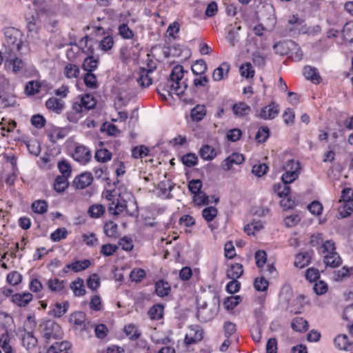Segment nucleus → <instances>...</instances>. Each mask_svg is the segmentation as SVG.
<instances>
[{"instance_id": "f257e3e1", "label": "nucleus", "mask_w": 353, "mask_h": 353, "mask_svg": "<svg viewBox=\"0 0 353 353\" xmlns=\"http://www.w3.org/2000/svg\"><path fill=\"white\" fill-rule=\"evenodd\" d=\"M187 72L181 65H175L170 74L169 78L164 84H160L157 92L163 100H166V96H171L172 92L177 96L183 95L188 88V83L184 81L181 82L184 73Z\"/></svg>"}, {"instance_id": "f03ea898", "label": "nucleus", "mask_w": 353, "mask_h": 353, "mask_svg": "<svg viewBox=\"0 0 353 353\" xmlns=\"http://www.w3.org/2000/svg\"><path fill=\"white\" fill-rule=\"evenodd\" d=\"M319 252L323 256V262L326 266L337 268L342 263V259L336 251L334 243L331 240L325 241L319 248Z\"/></svg>"}, {"instance_id": "7ed1b4c3", "label": "nucleus", "mask_w": 353, "mask_h": 353, "mask_svg": "<svg viewBox=\"0 0 353 353\" xmlns=\"http://www.w3.org/2000/svg\"><path fill=\"white\" fill-rule=\"evenodd\" d=\"M4 35L6 37V45L10 52L15 53L21 50L22 46V33L13 27H8L4 29Z\"/></svg>"}, {"instance_id": "20e7f679", "label": "nucleus", "mask_w": 353, "mask_h": 353, "mask_svg": "<svg viewBox=\"0 0 353 353\" xmlns=\"http://www.w3.org/2000/svg\"><path fill=\"white\" fill-rule=\"evenodd\" d=\"M39 327L46 339H61L63 335L61 326L54 320L44 321L40 324Z\"/></svg>"}, {"instance_id": "39448f33", "label": "nucleus", "mask_w": 353, "mask_h": 353, "mask_svg": "<svg viewBox=\"0 0 353 353\" xmlns=\"http://www.w3.org/2000/svg\"><path fill=\"white\" fill-rule=\"evenodd\" d=\"M280 111L279 104L272 101L261 108L256 116L264 120H272L278 116Z\"/></svg>"}, {"instance_id": "423d86ee", "label": "nucleus", "mask_w": 353, "mask_h": 353, "mask_svg": "<svg viewBox=\"0 0 353 353\" xmlns=\"http://www.w3.org/2000/svg\"><path fill=\"white\" fill-rule=\"evenodd\" d=\"M73 159L81 164L88 163L91 159L90 151L83 145L77 146L72 154Z\"/></svg>"}, {"instance_id": "0eeeda50", "label": "nucleus", "mask_w": 353, "mask_h": 353, "mask_svg": "<svg viewBox=\"0 0 353 353\" xmlns=\"http://www.w3.org/2000/svg\"><path fill=\"white\" fill-rule=\"evenodd\" d=\"M244 160L242 154L234 152L223 161L222 168L226 171L230 170L234 164L240 165L243 163Z\"/></svg>"}, {"instance_id": "6e6552de", "label": "nucleus", "mask_w": 353, "mask_h": 353, "mask_svg": "<svg viewBox=\"0 0 353 353\" xmlns=\"http://www.w3.org/2000/svg\"><path fill=\"white\" fill-rule=\"evenodd\" d=\"M92 173L84 172L76 176L72 183L77 189H84L92 183Z\"/></svg>"}, {"instance_id": "1a4fd4ad", "label": "nucleus", "mask_w": 353, "mask_h": 353, "mask_svg": "<svg viewBox=\"0 0 353 353\" xmlns=\"http://www.w3.org/2000/svg\"><path fill=\"white\" fill-rule=\"evenodd\" d=\"M335 346L341 350L352 352L353 341H350L346 334H339L334 339Z\"/></svg>"}, {"instance_id": "9d476101", "label": "nucleus", "mask_w": 353, "mask_h": 353, "mask_svg": "<svg viewBox=\"0 0 353 353\" xmlns=\"http://www.w3.org/2000/svg\"><path fill=\"white\" fill-rule=\"evenodd\" d=\"M153 72V69H145L141 68L139 71V76L137 78V82L142 88H148L152 83V79L150 74Z\"/></svg>"}, {"instance_id": "9b49d317", "label": "nucleus", "mask_w": 353, "mask_h": 353, "mask_svg": "<svg viewBox=\"0 0 353 353\" xmlns=\"http://www.w3.org/2000/svg\"><path fill=\"white\" fill-rule=\"evenodd\" d=\"M241 29L240 26L236 25H229L228 26V35L226 39L230 43V46H234L236 43L239 41V31Z\"/></svg>"}, {"instance_id": "f8f14e48", "label": "nucleus", "mask_w": 353, "mask_h": 353, "mask_svg": "<svg viewBox=\"0 0 353 353\" xmlns=\"http://www.w3.org/2000/svg\"><path fill=\"white\" fill-rule=\"evenodd\" d=\"M32 299V295L29 292L17 293L12 296V301L19 307L26 306Z\"/></svg>"}, {"instance_id": "ddd939ff", "label": "nucleus", "mask_w": 353, "mask_h": 353, "mask_svg": "<svg viewBox=\"0 0 353 353\" xmlns=\"http://www.w3.org/2000/svg\"><path fill=\"white\" fill-rule=\"evenodd\" d=\"M312 254L309 252L299 253L295 256L294 266L302 269L310 264Z\"/></svg>"}, {"instance_id": "4468645a", "label": "nucleus", "mask_w": 353, "mask_h": 353, "mask_svg": "<svg viewBox=\"0 0 353 353\" xmlns=\"http://www.w3.org/2000/svg\"><path fill=\"white\" fill-rule=\"evenodd\" d=\"M243 274V267L241 263L232 264L227 270V277L234 280L240 278Z\"/></svg>"}, {"instance_id": "2eb2a0df", "label": "nucleus", "mask_w": 353, "mask_h": 353, "mask_svg": "<svg viewBox=\"0 0 353 353\" xmlns=\"http://www.w3.org/2000/svg\"><path fill=\"white\" fill-rule=\"evenodd\" d=\"M171 291L170 285L164 280H159L155 283V292L160 297L168 296Z\"/></svg>"}, {"instance_id": "dca6fc26", "label": "nucleus", "mask_w": 353, "mask_h": 353, "mask_svg": "<svg viewBox=\"0 0 353 353\" xmlns=\"http://www.w3.org/2000/svg\"><path fill=\"white\" fill-rule=\"evenodd\" d=\"M69 307L68 301L63 302V305L59 303H56L52 309L49 312V314L56 317L60 318L63 316L68 311Z\"/></svg>"}, {"instance_id": "f3484780", "label": "nucleus", "mask_w": 353, "mask_h": 353, "mask_svg": "<svg viewBox=\"0 0 353 353\" xmlns=\"http://www.w3.org/2000/svg\"><path fill=\"white\" fill-rule=\"evenodd\" d=\"M303 75L314 83H319L321 79L317 69L309 65L304 67Z\"/></svg>"}, {"instance_id": "a211bd4d", "label": "nucleus", "mask_w": 353, "mask_h": 353, "mask_svg": "<svg viewBox=\"0 0 353 353\" xmlns=\"http://www.w3.org/2000/svg\"><path fill=\"white\" fill-rule=\"evenodd\" d=\"M37 342V339L34 336L32 332H25L22 338V343L28 350H31L34 348Z\"/></svg>"}, {"instance_id": "6ab92c4d", "label": "nucleus", "mask_w": 353, "mask_h": 353, "mask_svg": "<svg viewBox=\"0 0 353 353\" xmlns=\"http://www.w3.org/2000/svg\"><path fill=\"white\" fill-rule=\"evenodd\" d=\"M230 70V64L223 62L212 73V78L214 81H219L223 79L224 74H227Z\"/></svg>"}, {"instance_id": "aec40b11", "label": "nucleus", "mask_w": 353, "mask_h": 353, "mask_svg": "<svg viewBox=\"0 0 353 353\" xmlns=\"http://www.w3.org/2000/svg\"><path fill=\"white\" fill-rule=\"evenodd\" d=\"M91 265L90 261L88 259H84L82 261H76L71 264H67L66 268L71 269L74 272H79L86 270Z\"/></svg>"}, {"instance_id": "412c9836", "label": "nucleus", "mask_w": 353, "mask_h": 353, "mask_svg": "<svg viewBox=\"0 0 353 353\" xmlns=\"http://www.w3.org/2000/svg\"><path fill=\"white\" fill-rule=\"evenodd\" d=\"M205 115L206 110L203 105H197L191 110V118L194 121H201Z\"/></svg>"}, {"instance_id": "4be33fe9", "label": "nucleus", "mask_w": 353, "mask_h": 353, "mask_svg": "<svg viewBox=\"0 0 353 353\" xmlns=\"http://www.w3.org/2000/svg\"><path fill=\"white\" fill-rule=\"evenodd\" d=\"M292 328L296 332H305L309 328L308 322L302 317H296L292 322Z\"/></svg>"}, {"instance_id": "5701e85b", "label": "nucleus", "mask_w": 353, "mask_h": 353, "mask_svg": "<svg viewBox=\"0 0 353 353\" xmlns=\"http://www.w3.org/2000/svg\"><path fill=\"white\" fill-rule=\"evenodd\" d=\"M46 106L48 109L59 113L63 108V103L57 98L51 97L46 101Z\"/></svg>"}, {"instance_id": "b1692460", "label": "nucleus", "mask_w": 353, "mask_h": 353, "mask_svg": "<svg viewBox=\"0 0 353 353\" xmlns=\"http://www.w3.org/2000/svg\"><path fill=\"white\" fill-rule=\"evenodd\" d=\"M23 61L21 59L17 57L12 58L10 57V60H7L5 63V66L11 70L13 72L16 73L23 68Z\"/></svg>"}, {"instance_id": "393cba45", "label": "nucleus", "mask_w": 353, "mask_h": 353, "mask_svg": "<svg viewBox=\"0 0 353 353\" xmlns=\"http://www.w3.org/2000/svg\"><path fill=\"white\" fill-rule=\"evenodd\" d=\"M250 107L243 102L235 103L232 107V110L235 115L238 117H244L250 112Z\"/></svg>"}, {"instance_id": "a878e982", "label": "nucleus", "mask_w": 353, "mask_h": 353, "mask_svg": "<svg viewBox=\"0 0 353 353\" xmlns=\"http://www.w3.org/2000/svg\"><path fill=\"white\" fill-rule=\"evenodd\" d=\"M199 154L204 160H212L216 157V153L214 148L205 145L200 149Z\"/></svg>"}, {"instance_id": "bb28decb", "label": "nucleus", "mask_w": 353, "mask_h": 353, "mask_svg": "<svg viewBox=\"0 0 353 353\" xmlns=\"http://www.w3.org/2000/svg\"><path fill=\"white\" fill-rule=\"evenodd\" d=\"M290 183H279L273 186L274 191L279 197H287L290 192Z\"/></svg>"}, {"instance_id": "cd10ccee", "label": "nucleus", "mask_w": 353, "mask_h": 353, "mask_svg": "<svg viewBox=\"0 0 353 353\" xmlns=\"http://www.w3.org/2000/svg\"><path fill=\"white\" fill-rule=\"evenodd\" d=\"M191 69L195 75H203L206 72L208 67L204 60L199 59L195 61Z\"/></svg>"}, {"instance_id": "c85d7f7f", "label": "nucleus", "mask_w": 353, "mask_h": 353, "mask_svg": "<svg viewBox=\"0 0 353 353\" xmlns=\"http://www.w3.org/2000/svg\"><path fill=\"white\" fill-rule=\"evenodd\" d=\"M68 186V177L65 176H57L54 183V190L57 192H63Z\"/></svg>"}, {"instance_id": "c756f323", "label": "nucleus", "mask_w": 353, "mask_h": 353, "mask_svg": "<svg viewBox=\"0 0 353 353\" xmlns=\"http://www.w3.org/2000/svg\"><path fill=\"white\" fill-rule=\"evenodd\" d=\"M216 312L212 309H205L197 310L196 316L199 320L201 322H207L215 316Z\"/></svg>"}, {"instance_id": "7c9ffc66", "label": "nucleus", "mask_w": 353, "mask_h": 353, "mask_svg": "<svg viewBox=\"0 0 353 353\" xmlns=\"http://www.w3.org/2000/svg\"><path fill=\"white\" fill-rule=\"evenodd\" d=\"M13 323L12 317L6 312H0V326L3 327L5 332L8 333V329Z\"/></svg>"}, {"instance_id": "2f4dec72", "label": "nucleus", "mask_w": 353, "mask_h": 353, "mask_svg": "<svg viewBox=\"0 0 353 353\" xmlns=\"http://www.w3.org/2000/svg\"><path fill=\"white\" fill-rule=\"evenodd\" d=\"M98 59H94L93 57H86L82 64V68L88 72H92L97 68Z\"/></svg>"}, {"instance_id": "473e14b6", "label": "nucleus", "mask_w": 353, "mask_h": 353, "mask_svg": "<svg viewBox=\"0 0 353 353\" xmlns=\"http://www.w3.org/2000/svg\"><path fill=\"white\" fill-rule=\"evenodd\" d=\"M148 315L152 320L161 319L163 315V306L160 304L153 305L148 311Z\"/></svg>"}, {"instance_id": "72a5a7b5", "label": "nucleus", "mask_w": 353, "mask_h": 353, "mask_svg": "<svg viewBox=\"0 0 353 353\" xmlns=\"http://www.w3.org/2000/svg\"><path fill=\"white\" fill-rule=\"evenodd\" d=\"M94 158L99 162L105 163L112 158V153L105 148L97 150L95 152Z\"/></svg>"}, {"instance_id": "f704fd0d", "label": "nucleus", "mask_w": 353, "mask_h": 353, "mask_svg": "<svg viewBox=\"0 0 353 353\" xmlns=\"http://www.w3.org/2000/svg\"><path fill=\"white\" fill-rule=\"evenodd\" d=\"M105 235L111 238H117L118 236V225L113 221L106 223L103 227Z\"/></svg>"}, {"instance_id": "c9c22d12", "label": "nucleus", "mask_w": 353, "mask_h": 353, "mask_svg": "<svg viewBox=\"0 0 353 353\" xmlns=\"http://www.w3.org/2000/svg\"><path fill=\"white\" fill-rule=\"evenodd\" d=\"M71 289L73 290L74 294L77 296H81L85 294V290L83 286V281L81 279L72 282L70 285Z\"/></svg>"}, {"instance_id": "e433bc0d", "label": "nucleus", "mask_w": 353, "mask_h": 353, "mask_svg": "<svg viewBox=\"0 0 353 353\" xmlns=\"http://www.w3.org/2000/svg\"><path fill=\"white\" fill-rule=\"evenodd\" d=\"M69 321L74 325H82L85 321V314L80 311L73 312L70 314Z\"/></svg>"}, {"instance_id": "4c0bfd02", "label": "nucleus", "mask_w": 353, "mask_h": 353, "mask_svg": "<svg viewBox=\"0 0 353 353\" xmlns=\"http://www.w3.org/2000/svg\"><path fill=\"white\" fill-rule=\"evenodd\" d=\"M150 150L145 145L136 146L132 150V156L134 159H142L148 155Z\"/></svg>"}, {"instance_id": "58836bf2", "label": "nucleus", "mask_w": 353, "mask_h": 353, "mask_svg": "<svg viewBox=\"0 0 353 353\" xmlns=\"http://www.w3.org/2000/svg\"><path fill=\"white\" fill-rule=\"evenodd\" d=\"M119 34L124 39H131L134 37V32L129 28L128 24L122 23L119 28Z\"/></svg>"}, {"instance_id": "ea45409f", "label": "nucleus", "mask_w": 353, "mask_h": 353, "mask_svg": "<svg viewBox=\"0 0 353 353\" xmlns=\"http://www.w3.org/2000/svg\"><path fill=\"white\" fill-rule=\"evenodd\" d=\"M240 74L246 79L252 78L254 74V70L250 63H245L240 66Z\"/></svg>"}, {"instance_id": "a19ab883", "label": "nucleus", "mask_w": 353, "mask_h": 353, "mask_svg": "<svg viewBox=\"0 0 353 353\" xmlns=\"http://www.w3.org/2000/svg\"><path fill=\"white\" fill-rule=\"evenodd\" d=\"M64 74L67 78H77L79 74V68L75 64L68 63L65 67Z\"/></svg>"}, {"instance_id": "79ce46f5", "label": "nucleus", "mask_w": 353, "mask_h": 353, "mask_svg": "<svg viewBox=\"0 0 353 353\" xmlns=\"http://www.w3.org/2000/svg\"><path fill=\"white\" fill-rule=\"evenodd\" d=\"M217 214V209L213 206L205 208L202 210V216L203 219L208 222L213 221V219L216 216Z\"/></svg>"}, {"instance_id": "37998d69", "label": "nucleus", "mask_w": 353, "mask_h": 353, "mask_svg": "<svg viewBox=\"0 0 353 353\" xmlns=\"http://www.w3.org/2000/svg\"><path fill=\"white\" fill-rule=\"evenodd\" d=\"M10 336L7 332H4L0 337V345L5 353H12V348L10 345Z\"/></svg>"}, {"instance_id": "c03bdc74", "label": "nucleus", "mask_w": 353, "mask_h": 353, "mask_svg": "<svg viewBox=\"0 0 353 353\" xmlns=\"http://www.w3.org/2000/svg\"><path fill=\"white\" fill-rule=\"evenodd\" d=\"M105 212V208L101 204H94L89 208L88 213L92 218H99Z\"/></svg>"}, {"instance_id": "a18cd8bd", "label": "nucleus", "mask_w": 353, "mask_h": 353, "mask_svg": "<svg viewBox=\"0 0 353 353\" xmlns=\"http://www.w3.org/2000/svg\"><path fill=\"white\" fill-rule=\"evenodd\" d=\"M81 105L85 110L92 109L96 105V101L93 97L90 94H85L80 99Z\"/></svg>"}, {"instance_id": "49530a36", "label": "nucleus", "mask_w": 353, "mask_h": 353, "mask_svg": "<svg viewBox=\"0 0 353 353\" xmlns=\"http://www.w3.org/2000/svg\"><path fill=\"white\" fill-rule=\"evenodd\" d=\"M124 332L129 336L130 340H136L141 336V333L139 332L138 329L132 324L125 326Z\"/></svg>"}, {"instance_id": "de8ad7c7", "label": "nucleus", "mask_w": 353, "mask_h": 353, "mask_svg": "<svg viewBox=\"0 0 353 353\" xmlns=\"http://www.w3.org/2000/svg\"><path fill=\"white\" fill-rule=\"evenodd\" d=\"M68 231L65 228H57L54 232L50 234V239L54 242H58L67 237Z\"/></svg>"}, {"instance_id": "09e8293b", "label": "nucleus", "mask_w": 353, "mask_h": 353, "mask_svg": "<svg viewBox=\"0 0 353 353\" xmlns=\"http://www.w3.org/2000/svg\"><path fill=\"white\" fill-rule=\"evenodd\" d=\"M40 83L36 81H30L26 85L25 91L28 95H34L39 92Z\"/></svg>"}, {"instance_id": "8fccbe9b", "label": "nucleus", "mask_w": 353, "mask_h": 353, "mask_svg": "<svg viewBox=\"0 0 353 353\" xmlns=\"http://www.w3.org/2000/svg\"><path fill=\"white\" fill-rule=\"evenodd\" d=\"M241 301V297L240 296H232L228 297L224 301V305L228 310H233L236 305Z\"/></svg>"}, {"instance_id": "3c124183", "label": "nucleus", "mask_w": 353, "mask_h": 353, "mask_svg": "<svg viewBox=\"0 0 353 353\" xmlns=\"http://www.w3.org/2000/svg\"><path fill=\"white\" fill-rule=\"evenodd\" d=\"M16 104L17 101L14 97L0 94V105L2 108L14 107Z\"/></svg>"}, {"instance_id": "603ef678", "label": "nucleus", "mask_w": 353, "mask_h": 353, "mask_svg": "<svg viewBox=\"0 0 353 353\" xmlns=\"http://www.w3.org/2000/svg\"><path fill=\"white\" fill-rule=\"evenodd\" d=\"M32 209L35 213L43 214L48 210V204L45 201L38 200L32 204Z\"/></svg>"}, {"instance_id": "864d4df0", "label": "nucleus", "mask_w": 353, "mask_h": 353, "mask_svg": "<svg viewBox=\"0 0 353 353\" xmlns=\"http://www.w3.org/2000/svg\"><path fill=\"white\" fill-rule=\"evenodd\" d=\"M193 200L199 206L208 205L210 203L209 196L202 191L194 195Z\"/></svg>"}, {"instance_id": "5fc2aeb1", "label": "nucleus", "mask_w": 353, "mask_h": 353, "mask_svg": "<svg viewBox=\"0 0 353 353\" xmlns=\"http://www.w3.org/2000/svg\"><path fill=\"white\" fill-rule=\"evenodd\" d=\"M270 135V130L267 126L261 127L256 136L255 139L259 143H264Z\"/></svg>"}, {"instance_id": "6e6d98bb", "label": "nucleus", "mask_w": 353, "mask_h": 353, "mask_svg": "<svg viewBox=\"0 0 353 353\" xmlns=\"http://www.w3.org/2000/svg\"><path fill=\"white\" fill-rule=\"evenodd\" d=\"M254 286L256 290L265 292L268 288L269 282L263 276L256 278L254 279Z\"/></svg>"}, {"instance_id": "4d7b16f0", "label": "nucleus", "mask_w": 353, "mask_h": 353, "mask_svg": "<svg viewBox=\"0 0 353 353\" xmlns=\"http://www.w3.org/2000/svg\"><path fill=\"white\" fill-rule=\"evenodd\" d=\"M181 161L185 166L192 168L197 164V157L193 153H188L182 157Z\"/></svg>"}, {"instance_id": "13d9d810", "label": "nucleus", "mask_w": 353, "mask_h": 353, "mask_svg": "<svg viewBox=\"0 0 353 353\" xmlns=\"http://www.w3.org/2000/svg\"><path fill=\"white\" fill-rule=\"evenodd\" d=\"M48 285L52 292H61L64 288V281L58 279H50L48 282Z\"/></svg>"}, {"instance_id": "bf43d9fd", "label": "nucleus", "mask_w": 353, "mask_h": 353, "mask_svg": "<svg viewBox=\"0 0 353 353\" xmlns=\"http://www.w3.org/2000/svg\"><path fill=\"white\" fill-rule=\"evenodd\" d=\"M252 60L254 64L259 68H263L265 65V57L259 51L252 53Z\"/></svg>"}, {"instance_id": "052dcab7", "label": "nucleus", "mask_w": 353, "mask_h": 353, "mask_svg": "<svg viewBox=\"0 0 353 353\" xmlns=\"http://www.w3.org/2000/svg\"><path fill=\"white\" fill-rule=\"evenodd\" d=\"M84 83L85 85L91 89L97 88V81L96 76L92 72H87L84 75Z\"/></svg>"}, {"instance_id": "680f3d73", "label": "nucleus", "mask_w": 353, "mask_h": 353, "mask_svg": "<svg viewBox=\"0 0 353 353\" xmlns=\"http://www.w3.org/2000/svg\"><path fill=\"white\" fill-rule=\"evenodd\" d=\"M342 32L345 39L349 40L350 43H353V23H346L343 26Z\"/></svg>"}, {"instance_id": "e2e57ef3", "label": "nucleus", "mask_w": 353, "mask_h": 353, "mask_svg": "<svg viewBox=\"0 0 353 353\" xmlns=\"http://www.w3.org/2000/svg\"><path fill=\"white\" fill-rule=\"evenodd\" d=\"M7 281L12 285H17L21 282L22 276L18 272L13 271L7 275Z\"/></svg>"}, {"instance_id": "0e129e2a", "label": "nucleus", "mask_w": 353, "mask_h": 353, "mask_svg": "<svg viewBox=\"0 0 353 353\" xmlns=\"http://www.w3.org/2000/svg\"><path fill=\"white\" fill-rule=\"evenodd\" d=\"M300 163L293 159L289 160L283 166V170L288 172H295L300 174Z\"/></svg>"}, {"instance_id": "69168bd1", "label": "nucleus", "mask_w": 353, "mask_h": 353, "mask_svg": "<svg viewBox=\"0 0 353 353\" xmlns=\"http://www.w3.org/2000/svg\"><path fill=\"white\" fill-rule=\"evenodd\" d=\"M202 182L199 179H192L188 183V189L194 195L201 192Z\"/></svg>"}, {"instance_id": "338daca9", "label": "nucleus", "mask_w": 353, "mask_h": 353, "mask_svg": "<svg viewBox=\"0 0 353 353\" xmlns=\"http://www.w3.org/2000/svg\"><path fill=\"white\" fill-rule=\"evenodd\" d=\"M308 210L314 215H320L323 211V205L318 201H314L307 205Z\"/></svg>"}, {"instance_id": "774afa93", "label": "nucleus", "mask_w": 353, "mask_h": 353, "mask_svg": "<svg viewBox=\"0 0 353 353\" xmlns=\"http://www.w3.org/2000/svg\"><path fill=\"white\" fill-rule=\"evenodd\" d=\"M268 166L265 163L256 164L252 167V173L260 177L265 174L268 172Z\"/></svg>"}]
</instances>
